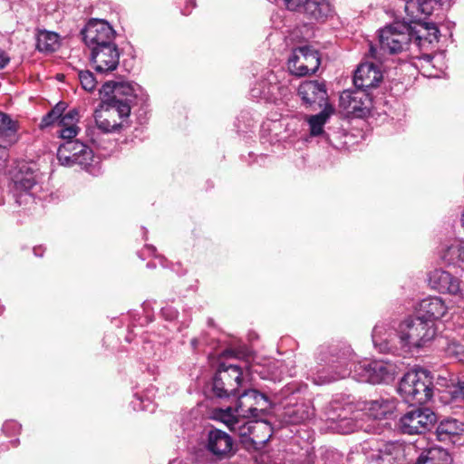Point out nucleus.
<instances>
[{
	"mask_svg": "<svg viewBox=\"0 0 464 464\" xmlns=\"http://www.w3.org/2000/svg\"><path fill=\"white\" fill-rule=\"evenodd\" d=\"M36 46L40 52H53L59 46V35L53 32L42 31L37 35Z\"/></svg>",
	"mask_w": 464,
	"mask_h": 464,
	"instance_id": "2f4dec72",
	"label": "nucleus"
},
{
	"mask_svg": "<svg viewBox=\"0 0 464 464\" xmlns=\"http://www.w3.org/2000/svg\"><path fill=\"white\" fill-rule=\"evenodd\" d=\"M460 221H461V225H462V227H464V212H463V213H462V215H461Z\"/></svg>",
	"mask_w": 464,
	"mask_h": 464,
	"instance_id": "09e8293b",
	"label": "nucleus"
},
{
	"mask_svg": "<svg viewBox=\"0 0 464 464\" xmlns=\"http://www.w3.org/2000/svg\"><path fill=\"white\" fill-rule=\"evenodd\" d=\"M233 440L225 431L214 429L208 431L205 447L218 459L229 457L233 450Z\"/></svg>",
	"mask_w": 464,
	"mask_h": 464,
	"instance_id": "f3484780",
	"label": "nucleus"
},
{
	"mask_svg": "<svg viewBox=\"0 0 464 464\" xmlns=\"http://www.w3.org/2000/svg\"><path fill=\"white\" fill-rule=\"evenodd\" d=\"M398 321H381L375 324L372 333V343L380 353L402 355V349L396 342L399 339Z\"/></svg>",
	"mask_w": 464,
	"mask_h": 464,
	"instance_id": "0eeeda50",
	"label": "nucleus"
},
{
	"mask_svg": "<svg viewBox=\"0 0 464 464\" xmlns=\"http://www.w3.org/2000/svg\"><path fill=\"white\" fill-rule=\"evenodd\" d=\"M309 125L311 133L314 136L319 135V114L313 115L309 118Z\"/></svg>",
	"mask_w": 464,
	"mask_h": 464,
	"instance_id": "79ce46f5",
	"label": "nucleus"
},
{
	"mask_svg": "<svg viewBox=\"0 0 464 464\" xmlns=\"http://www.w3.org/2000/svg\"><path fill=\"white\" fill-rule=\"evenodd\" d=\"M399 339L396 342L405 356L430 343L436 334L434 324L415 314L398 321Z\"/></svg>",
	"mask_w": 464,
	"mask_h": 464,
	"instance_id": "7ed1b4c3",
	"label": "nucleus"
},
{
	"mask_svg": "<svg viewBox=\"0 0 464 464\" xmlns=\"http://www.w3.org/2000/svg\"><path fill=\"white\" fill-rule=\"evenodd\" d=\"M461 395L464 397V382L459 383Z\"/></svg>",
	"mask_w": 464,
	"mask_h": 464,
	"instance_id": "49530a36",
	"label": "nucleus"
},
{
	"mask_svg": "<svg viewBox=\"0 0 464 464\" xmlns=\"http://www.w3.org/2000/svg\"><path fill=\"white\" fill-rule=\"evenodd\" d=\"M428 283L431 288L442 294L457 295L459 292V280L442 269L430 272Z\"/></svg>",
	"mask_w": 464,
	"mask_h": 464,
	"instance_id": "6ab92c4d",
	"label": "nucleus"
},
{
	"mask_svg": "<svg viewBox=\"0 0 464 464\" xmlns=\"http://www.w3.org/2000/svg\"><path fill=\"white\" fill-rule=\"evenodd\" d=\"M9 62L10 57L8 56V54L5 51L0 49V70L5 68Z\"/></svg>",
	"mask_w": 464,
	"mask_h": 464,
	"instance_id": "37998d69",
	"label": "nucleus"
},
{
	"mask_svg": "<svg viewBox=\"0 0 464 464\" xmlns=\"http://www.w3.org/2000/svg\"><path fill=\"white\" fill-rule=\"evenodd\" d=\"M411 36V26L409 23L395 22L380 29V49L391 54L399 53L409 45Z\"/></svg>",
	"mask_w": 464,
	"mask_h": 464,
	"instance_id": "423d86ee",
	"label": "nucleus"
},
{
	"mask_svg": "<svg viewBox=\"0 0 464 464\" xmlns=\"http://www.w3.org/2000/svg\"><path fill=\"white\" fill-rule=\"evenodd\" d=\"M450 0H407L404 3V10L414 22H420L428 17L435 10L436 6L449 5Z\"/></svg>",
	"mask_w": 464,
	"mask_h": 464,
	"instance_id": "aec40b11",
	"label": "nucleus"
},
{
	"mask_svg": "<svg viewBox=\"0 0 464 464\" xmlns=\"http://www.w3.org/2000/svg\"><path fill=\"white\" fill-rule=\"evenodd\" d=\"M298 94L307 106L316 103L319 98V83L317 81H304L298 89Z\"/></svg>",
	"mask_w": 464,
	"mask_h": 464,
	"instance_id": "7c9ffc66",
	"label": "nucleus"
},
{
	"mask_svg": "<svg viewBox=\"0 0 464 464\" xmlns=\"http://www.w3.org/2000/svg\"><path fill=\"white\" fill-rule=\"evenodd\" d=\"M353 400L350 395L336 394L326 408L324 420V429L333 432L348 434L357 430L371 431L369 425L365 426L362 420V412L353 411Z\"/></svg>",
	"mask_w": 464,
	"mask_h": 464,
	"instance_id": "f03ea898",
	"label": "nucleus"
},
{
	"mask_svg": "<svg viewBox=\"0 0 464 464\" xmlns=\"http://www.w3.org/2000/svg\"><path fill=\"white\" fill-rule=\"evenodd\" d=\"M15 132V122L8 115L0 111V135L7 139L8 142H13Z\"/></svg>",
	"mask_w": 464,
	"mask_h": 464,
	"instance_id": "c9c22d12",
	"label": "nucleus"
},
{
	"mask_svg": "<svg viewBox=\"0 0 464 464\" xmlns=\"http://www.w3.org/2000/svg\"><path fill=\"white\" fill-rule=\"evenodd\" d=\"M66 105L64 102H59L49 111L42 120L41 126L47 127L54 122H59L61 117L64 115Z\"/></svg>",
	"mask_w": 464,
	"mask_h": 464,
	"instance_id": "e433bc0d",
	"label": "nucleus"
},
{
	"mask_svg": "<svg viewBox=\"0 0 464 464\" xmlns=\"http://www.w3.org/2000/svg\"><path fill=\"white\" fill-rule=\"evenodd\" d=\"M73 143L72 139L60 145L57 150V159L61 165L65 167H72L75 165V160H80L78 158H73Z\"/></svg>",
	"mask_w": 464,
	"mask_h": 464,
	"instance_id": "72a5a7b5",
	"label": "nucleus"
},
{
	"mask_svg": "<svg viewBox=\"0 0 464 464\" xmlns=\"http://www.w3.org/2000/svg\"><path fill=\"white\" fill-rule=\"evenodd\" d=\"M408 17H409V23H414V21H412L409 15H408ZM427 17H425V19ZM423 20H424V18H422L420 22H415V24H419L421 26V28L425 31V33H423L421 34H418L416 36L417 39H419L420 41H421L422 39H425L430 44H431L433 42H438L439 34H440V31H439L438 27L433 23H428V22L422 23Z\"/></svg>",
	"mask_w": 464,
	"mask_h": 464,
	"instance_id": "f704fd0d",
	"label": "nucleus"
},
{
	"mask_svg": "<svg viewBox=\"0 0 464 464\" xmlns=\"http://www.w3.org/2000/svg\"><path fill=\"white\" fill-rule=\"evenodd\" d=\"M357 359L351 345L341 343L330 347L329 356L325 357V366L321 373V384L343 379L351 374V366Z\"/></svg>",
	"mask_w": 464,
	"mask_h": 464,
	"instance_id": "39448f33",
	"label": "nucleus"
},
{
	"mask_svg": "<svg viewBox=\"0 0 464 464\" xmlns=\"http://www.w3.org/2000/svg\"><path fill=\"white\" fill-rule=\"evenodd\" d=\"M435 413L426 407H413L400 419L399 427L405 434H422L436 422Z\"/></svg>",
	"mask_w": 464,
	"mask_h": 464,
	"instance_id": "6e6552de",
	"label": "nucleus"
},
{
	"mask_svg": "<svg viewBox=\"0 0 464 464\" xmlns=\"http://www.w3.org/2000/svg\"><path fill=\"white\" fill-rule=\"evenodd\" d=\"M339 102L340 107L347 114L362 117L369 111L370 99L364 90H345L341 93Z\"/></svg>",
	"mask_w": 464,
	"mask_h": 464,
	"instance_id": "dca6fc26",
	"label": "nucleus"
},
{
	"mask_svg": "<svg viewBox=\"0 0 464 464\" xmlns=\"http://www.w3.org/2000/svg\"><path fill=\"white\" fill-rule=\"evenodd\" d=\"M79 119V111L76 109L70 110L61 117L57 125L60 128L58 132L62 139L71 140L77 136L80 130L77 126Z\"/></svg>",
	"mask_w": 464,
	"mask_h": 464,
	"instance_id": "a878e982",
	"label": "nucleus"
},
{
	"mask_svg": "<svg viewBox=\"0 0 464 464\" xmlns=\"http://www.w3.org/2000/svg\"><path fill=\"white\" fill-rule=\"evenodd\" d=\"M321 19L323 16L325 17V19H334V11L332 8V5L328 0H321Z\"/></svg>",
	"mask_w": 464,
	"mask_h": 464,
	"instance_id": "ea45409f",
	"label": "nucleus"
},
{
	"mask_svg": "<svg viewBox=\"0 0 464 464\" xmlns=\"http://www.w3.org/2000/svg\"><path fill=\"white\" fill-rule=\"evenodd\" d=\"M371 368L372 362L355 360L351 366V374L349 376L361 382H369Z\"/></svg>",
	"mask_w": 464,
	"mask_h": 464,
	"instance_id": "473e14b6",
	"label": "nucleus"
},
{
	"mask_svg": "<svg viewBox=\"0 0 464 464\" xmlns=\"http://www.w3.org/2000/svg\"><path fill=\"white\" fill-rule=\"evenodd\" d=\"M73 143L72 156L80 160H75V165L81 166L90 174L97 176L101 173L100 161L95 159L92 150L78 140H72Z\"/></svg>",
	"mask_w": 464,
	"mask_h": 464,
	"instance_id": "4be33fe9",
	"label": "nucleus"
},
{
	"mask_svg": "<svg viewBox=\"0 0 464 464\" xmlns=\"http://www.w3.org/2000/svg\"><path fill=\"white\" fill-rule=\"evenodd\" d=\"M464 431V424L456 419L441 420L436 429L437 440L444 443H457Z\"/></svg>",
	"mask_w": 464,
	"mask_h": 464,
	"instance_id": "b1692460",
	"label": "nucleus"
},
{
	"mask_svg": "<svg viewBox=\"0 0 464 464\" xmlns=\"http://www.w3.org/2000/svg\"><path fill=\"white\" fill-rule=\"evenodd\" d=\"M34 251L36 256H42V254H40V251H37L36 248H34Z\"/></svg>",
	"mask_w": 464,
	"mask_h": 464,
	"instance_id": "3c124183",
	"label": "nucleus"
},
{
	"mask_svg": "<svg viewBox=\"0 0 464 464\" xmlns=\"http://www.w3.org/2000/svg\"><path fill=\"white\" fill-rule=\"evenodd\" d=\"M376 459H382V456L381 455V453L379 452L376 456Z\"/></svg>",
	"mask_w": 464,
	"mask_h": 464,
	"instance_id": "603ef678",
	"label": "nucleus"
},
{
	"mask_svg": "<svg viewBox=\"0 0 464 464\" xmlns=\"http://www.w3.org/2000/svg\"><path fill=\"white\" fill-rule=\"evenodd\" d=\"M320 92H321V93H322V92H325V91L323 89V85H322V84H321Z\"/></svg>",
	"mask_w": 464,
	"mask_h": 464,
	"instance_id": "864d4df0",
	"label": "nucleus"
},
{
	"mask_svg": "<svg viewBox=\"0 0 464 464\" xmlns=\"http://www.w3.org/2000/svg\"><path fill=\"white\" fill-rule=\"evenodd\" d=\"M137 85L124 82H106L100 90L102 100L113 104H127L130 110L131 104L137 96Z\"/></svg>",
	"mask_w": 464,
	"mask_h": 464,
	"instance_id": "4468645a",
	"label": "nucleus"
},
{
	"mask_svg": "<svg viewBox=\"0 0 464 464\" xmlns=\"http://www.w3.org/2000/svg\"><path fill=\"white\" fill-rule=\"evenodd\" d=\"M162 315L165 316L168 320H172L177 316V313L174 310L169 308L162 309Z\"/></svg>",
	"mask_w": 464,
	"mask_h": 464,
	"instance_id": "c03bdc74",
	"label": "nucleus"
},
{
	"mask_svg": "<svg viewBox=\"0 0 464 464\" xmlns=\"http://www.w3.org/2000/svg\"><path fill=\"white\" fill-rule=\"evenodd\" d=\"M269 407L268 398L252 389L239 395L234 408L216 410L214 418L242 438L253 434L254 442H266L271 436V428L267 422L261 421V418Z\"/></svg>",
	"mask_w": 464,
	"mask_h": 464,
	"instance_id": "f257e3e1",
	"label": "nucleus"
},
{
	"mask_svg": "<svg viewBox=\"0 0 464 464\" xmlns=\"http://www.w3.org/2000/svg\"><path fill=\"white\" fill-rule=\"evenodd\" d=\"M369 53L371 57L374 58L377 61H381V57L378 56L377 50L372 45H371L370 47Z\"/></svg>",
	"mask_w": 464,
	"mask_h": 464,
	"instance_id": "a18cd8bd",
	"label": "nucleus"
},
{
	"mask_svg": "<svg viewBox=\"0 0 464 464\" xmlns=\"http://www.w3.org/2000/svg\"><path fill=\"white\" fill-rule=\"evenodd\" d=\"M242 374L241 368L237 365H220L213 380L214 394L219 398L236 394L242 382Z\"/></svg>",
	"mask_w": 464,
	"mask_h": 464,
	"instance_id": "9d476101",
	"label": "nucleus"
},
{
	"mask_svg": "<svg viewBox=\"0 0 464 464\" xmlns=\"http://www.w3.org/2000/svg\"><path fill=\"white\" fill-rule=\"evenodd\" d=\"M127 104H113L102 100V103L94 111V119L99 130L104 133L117 130L121 126V120L130 115Z\"/></svg>",
	"mask_w": 464,
	"mask_h": 464,
	"instance_id": "1a4fd4ad",
	"label": "nucleus"
},
{
	"mask_svg": "<svg viewBox=\"0 0 464 464\" xmlns=\"http://www.w3.org/2000/svg\"><path fill=\"white\" fill-rule=\"evenodd\" d=\"M334 113V107L332 104L325 102L324 109L321 111V141L324 140L331 146L338 149L341 147L342 142H339L337 140L342 137V132L340 130L334 131L332 138L329 133H326L323 130V125L326 122L327 119Z\"/></svg>",
	"mask_w": 464,
	"mask_h": 464,
	"instance_id": "cd10ccee",
	"label": "nucleus"
},
{
	"mask_svg": "<svg viewBox=\"0 0 464 464\" xmlns=\"http://www.w3.org/2000/svg\"><path fill=\"white\" fill-rule=\"evenodd\" d=\"M285 7L290 11L304 13L315 17L319 12V3L316 0H283Z\"/></svg>",
	"mask_w": 464,
	"mask_h": 464,
	"instance_id": "c756f323",
	"label": "nucleus"
},
{
	"mask_svg": "<svg viewBox=\"0 0 464 464\" xmlns=\"http://www.w3.org/2000/svg\"><path fill=\"white\" fill-rule=\"evenodd\" d=\"M382 79L380 67L372 62L362 63L354 72L353 83L358 89L365 92L376 87Z\"/></svg>",
	"mask_w": 464,
	"mask_h": 464,
	"instance_id": "a211bd4d",
	"label": "nucleus"
},
{
	"mask_svg": "<svg viewBox=\"0 0 464 464\" xmlns=\"http://www.w3.org/2000/svg\"><path fill=\"white\" fill-rule=\"evenodd\" d=\"M288 70L296 76L315 72L319 68V54L309 45L295 48L287 62Z\"/></svg>",
	"mask_w": 464,
	"mask_h": 464,
	"instance_id": "f8f14e48",
	"label": "nucleus"
},
{
	"mask_svg": "<svg viewBox=\"0 0 464 464\" xmlns=\"http://www.w3.org/2000/svg\"><path fill=\"white\" fill-rule=\"evenodd\" d=\"M452 459L442 448L434 447L423 450L417 459L416 464H451Z\"/></svg>",
	"mask_w": 464,
	"mask_h": 464,
	"instance_id": "bb28decb",
	"label": "nucleus"
},
{
	"mask_svg": "<svg viewBox=\"0 0 464 464\" xmlns=\"http://www.w3.org/2000/svg\"><path fill=\"white\" fill-rule=\"evenodd\" d=\"M78 78L82 89L86 92H92L96 89L98 82L92 72L79 71Z\"/></svg>",
	"mask_w": 464,
	"mask_h": 464,
	"instance_id": "58836bf2",
	"label": "nucleus"
},
{
	"mask_svg": "<svg viewBox=\"0 0 464 464\" xmlns=\"http://www.w3.org/2000/svg\"><path fill=\"white\" fill-rule=\"evenodd\" d=\"M90 60L96 72L108 73L118 67L120 52L115 44L95 47L91 50Z\"/></svg>",
	"mask_w": 464,
	"mask_h": 464,
	"instance_id": "2eb2a0df",
	"label": "nucleus"
},
{
	"mask_svg": "<svg viewBox=\"0 0 464 464\" xmlns=\"http://www.w3.org/2000/svg\"><path fill=\"white\" fill-rule=\"evenodd\" d=\"M171 464H175V462H174V463H171Z\"/></svg>",
	"mask_w": 464,
	"mask_h": 464,
	"instance_id": "5fc2aeb1",
	"label": "nucleus"
},
{
	"mask_svg": "<svg viewBox=\"0 0 464 464\" xmlns=\"http://www.w3.org/2000/svg\"><path fill=\"white\" fill-rule=\"evenodd\" d=\"M114 30L104 20L92 19L82 31L83 41L90 50L114 44Z\"/></svg>",
	"mask_w": 464,
	"mask_h": 464,
	"instance_id": "ddd939ff",
	"label": "nucleus"
},
{
	"mask_svg": "<svg viewBox=\"0 0 464 464\" xmlns=\"http://www.w3.org/2000/svg\"><path fill=\"white\" fill-rule=\"evenodd\" d=\"M34 251L36 256H42V254H40V251H37L36 248H34Z\"/></svg>",
	"mask_w": 464,
	"mask_h": 464,
	"instance_id": "8fccbe9b",
	"label": "nucleus"
},
{
	"mask_svg": "<svg viewBox=\"0 0 464 464\" xmlns=\"http://www.w3.org/2000/svg\"><path fill=\"white\" fill-rule=\"evenodd\" d=\"M441 258L448 264L464 262V242L453 240L441 250Z\"/></svg>",
	"mask_w": 464,
	"mask_h": 464,
	"instance_id": "c85d7f7f",
	"label": "nucleus"
},
{
	"mask_svg": "<svg viewBox=\"0 0 464 464\" xmlns=\"http://www.w3.org/2000/svg\"><path fill=\"white\" fill-rule=\"evenodd\" d=\"M276 86L268 84L266 81H262L251 89V95L254 98L269 100Z\"/></svg>",
	"mask_w": 464,
	"mask_h": 464,
	"instance_id": "4c0bfd02",
	"label": "nucleus"
},
{
	"mask_svg": "<svg viewBox=\"0 0 464 464\" xmlns=\"http://www.w3.org/2000/svg\"><path fill=\"white\" fill-rule=\"evenodd\" d=\"M447 311L448 306L440 297L429 296L419 303L416 314L434 324V321L443 317Z\"/></svg>",
	"mask_w": 464,
	"mask_h": 464,
	"instance_id": "412c9836",
	"label": "nucleus"
},
{
	"mask_svg": "<svg viewBox=\"0 0 464 464\" xmlns=\"http://www.w3.org/2000/svg\"><path fill=\"white\" fill-rule=\"evenodd\" d=\"M396 373L394 364L385 361H372L369 383L377 384L392 381Z\"/></svg>",
	"mask_w": 464,
	"mask_h": 464,
	"instance_id": "393cba45",
	"label": "nucleus"
},
{
	"mask_svg": "<svg viewBox=\"0 0 464 464\" xmlns=\"http://www.w3.org/2000/svg\"><path fill=\"white\" fill-rule=\"evenodd\" d=\"M40 189L37 175L23 166L14 178L13 190L16 203L23 206L34 202Z\"/></svg>",
	"mask_w": 464,
	"mask_h": 464,
	"instance_id": "9b49d317",
	"label": "nucleus"
},
{
	"mask_svg": "<svg viewBox=\"0 0 464 464\" xmlns=\"http://www.w3.org/2000/svg\"><path fill=\"white\" fill-rule=\"evenodd\" d=\"M396 410V401L391 398H380L363 402L362 411L373 420H383Z\"/></svg>",
	"mask_w": 464,
	"mask_h": 464,
	"instance_id": "5701e85b",
	"label": "nucleus"
},
{
	"mask_svg": "<svg viewBox=\"0 0 464 464\" xmlns=\"http://www.w3.org/2000/svg\"><path fill=\"white\" fill-rule=\"evenodd\" d=\"M190 343H191V346L195 349L198 345V340L194 338L191 340Z\"/></svg>",
	"mask_w": 464,
	"mask_h": 464,
	"instance_id": "de8ad7c7",
	"label": "nucleus"
},
{
	"mask_svg": "<svg viewBox=\"0 0 464 464\" xmlns=\"http://www.w3.org/2000/svg\"><path fill=\"white\" fill-rule=\"evenodd\" d=\"M398 392L405 402L423 404L432 397L431 378L425 370L410 371L401 378Z\"/></svg>",
	"mask_w": 464,
	"mask_h": 464,
	"instance_id": "20e7f679",
	"label": "nucleus"
},
{
	"mask_svg": "<svg viewBox=\"0 0 464 464\" xmlns=\"http://www.w3.org/2000/svg\"><path fill=\"white\" fill-rule=\"evenodd\" d=\"M134 409H139L142 411H154V405L150 400H142L140 397H137V399L132 401Z\"/></svg>",
	"mask_w": 464,
	"mask_h": 464,
	"instance_id": "a19ab883",
	"label": "nucleus"
}]
</instances>
